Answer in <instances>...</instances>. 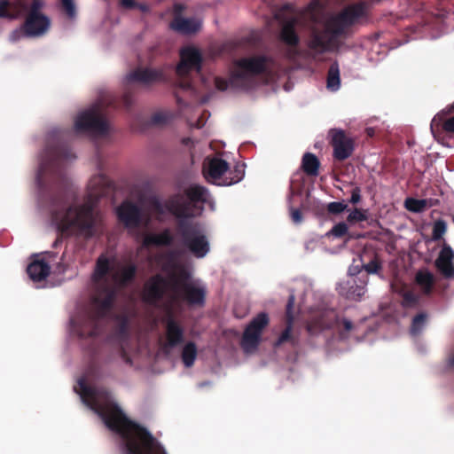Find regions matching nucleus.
Here are the masks:
<instances>
[{
  "label": "nucleus",
  "mask_w": 454,
  "mask_h": 454,
  "mask_svg": "<svg viewBox=\"0 0 454 454\" xmlns=\"http://www.w3.org/2000/svg\"><path fill=\"white\" fill-rule=\"evenodd\" d=\"M416 283L421 287L424 294L428 295L433 291L434 277L428 271H419L415 277Z\"/></svg>",
  "instance_id": "34"
},
{
  "label": "nucleus",
  "mask_w": 454,
  "mask_h": 454,
  "mask_svg": "<svg viewBox=\"0 0 454 454\" xmlns=\"http://www.w3.org/2000/svg\"><path fill=\"white\" fill-rule=\"evenodd\" d=\"M326 209L331 215H339L348 209V204L344 201H333L327 204Z\"/></svg>",
  "instance_id": "44"
},
{
  "label": "nucleus",
  "mask_w": 454,
  "mask_h": 454,
  "mask_svg": "<svg viewBox=\"0 0 454 454\" xmlns=\"http://www.w3.org/2000/svg\"><path fill=\"white\" fill-rule=\"evenodd\" d=\"M348 27L338 20V16L328 20L323 29L310 30L308 47L317 54L338 51L341 46L340 38L345 36Z\"/></svg>",
  "instance_id": "7"
},
{
  "label": "nucleus",
  "mask_w": 454,
  "mask_h": 454,
  "mask_svg": "<svg viewBox=\"0 0 454 454\" xmlns=\"http://www.w3.org/2000/svg\"><path fill=\"white\" fill-rule=\"evenodd\" d=\"M365 15V4L363 2L351 4L341 11L337 16L348 27Z\"/></svg>",
  "instance_id": "23"
},
{
  "label": "nucleus",
  "mask_w": 454,
  "mask_h": 454,
  "mask_svg": "<svg viewBox=\"0 0 454 454\" xmlns=\"http://www.w3.org/2000/svg\"><path fill=\"white\" fill-rule=\"evenodd\" d=\"M273 18L278 22V39L284 42V6L279 7L278 10L274 12Z\"/></svg>",
  "instance_id": "43"
},
{
  "label": "nucleus",
  "mask_w": 454,
  "mask_h": 454,
  "mask_svg": "<svg viewBox=\"0 0 454 454\" xmlns=\"http://www.w3.org/2000/svg\"><path fill=\"white\" fill-rule=\"evenodd\" d=\"M111 270L110 262L105 255H100L93 273L96 291L91 299L89 309L72 320L74 333L80 339H89L98 336L101 331V322L113 308L116 290L106 278Z\"/></svg>",
  "instance_id": "3"
},
{
  "label": "nucleus",
  "mask_w": 454,
  "mask_h": 454,
  "mask_svg": "<svg viewBox=\"0 0 454 454\" xmlns=\"http://www.w3.org/2000/svg\"><path fill=\"white\" fill-rule=\"evenodd\" d=\"M176 271L169 275L171 282V300L175 302L183 301L191 307H202L205 304L206 290L204 287L195 286L190 282V271L182 265L175 263Z\"/></svg>",
  "instance_id": "6"
},
{
  "label": "nucleus",
  "mask_w": 454,
  "mask_h": 454,
  "mask_svg": "<svg viewBox=\"0 0 454 454\" xmlns=\"http://www.w3.org/2000/svg\"><path fill=\"white\" fill-rule=\"evenodd\" d=\"M185 5L180 3L175 4L173 8L174 17H183L182 12L184 11Z\"/></svg>",
  "instance_id": "55"
},
{
  "label": "nucleus",
  "mask_w": 454,
  "mask_h": 454,
  "mask_svg": "<svg viewBox=\"0 0 454 454\" xmlns=\"http://www.w3.org/2000/svg\"><path fill=\"white\" fill-rule=\"evenodd\" d=\"M361 200V190L359 187H355L352 192H351V197H350V200H349V202L351 204H357L359 203Z\"/></svg>",
  "instance_id": "52"
},
{
  "label": "nucleus",
  "mask_w": 454,
  "mask_h": 454,
  "mask_svg": "<svg viewBox=\"0 0 454 454\" xmlns=\"http://www.w3.org/2000/svg\"><path fill=\"white\" fill-rule=\"evenodd\" d=\"M348 228L344 222H340L333 225V227L327 232V236H333L334 238H343L348 234Z\"/></svg>",
  "instance_id": "40"
},
{
  "label": "nucleus",
  "mask_w": 454,
  "mask_h": 454,
  "mask_svg": "<svg viewBox=\"0 0 454 454\" xmlns=\"http://www.w3.org/2000/svg\"><path fill=\"white\" fill-rule=\"evenodd\" d=\"M50 271V265L43 259H35L27 267V273L34 282L44 280L49 276Z\"/></svg>",
  "instance_id": "24"
},
{
  "label": "nucleus",
  "mask_w": 454,
  "mask_h": 454,
  "mask_svg": "<svg viewBox=\"0 0 454 454\" xmlns=\"http://www.w3.org/2000/svg\"><path fill=\"white\" fill-rule=\"evenodd\" d=\"M229 169V164L226 160L214 157L208 161V167L206 175L213 179H220Z\"/></svg>",
  "instance_id": "28"
},
{
  "label": "nucleus",
  "mask_w": 454,
  "mask_h": 454,
  "mask_svg": "<svg viewBox=\"0 0 454 454\" xmlns=\"http://www.w3.org/2000/svg\"><path fill=\"white\" fill-rule=\"evenodd\" d=\"M184 195L186 199L177 195L170 200L167 206L168 210L178 220H189L200 214L203 207L197 204L207 202L208 190L200 184H192L184 190Z\"/></svg>",
  "instance_id": "8"
},
{
  "label": "nucleus",
  "mask_w": 454,
  "mask_h": 454,
  "mask_svg": "<svg viewBox=\"0 0 454 454\" xmlns=\"http://www.w3.org/2000/svg\"><path fill=\"white\" fill-rule=\"evenodd\" d=\"M449 364L451 367H454V355L450 358Z\"/></svg>",
  "instance_id": "60"
},
{
  "label": "nucleus",
  "mask_w": 454,
  "mask_h": 454,
  "mask_svg": "<svg viewBox=\"0 0 454 454\" xmlns=\"http://www.w3.org/2000/svg\"><path fill=\"white\" fill-rule=\"evenodd\" d=\"M57 270H58L59 273H63L66 270V266L63 263L59 262L57 265Z\"/></svg>",
  "instance_id": "59"
},
{
  "label": "nucleus",
  "mask_w": 454,
  "mask_h": 454,
  "mask_svg": "<svg viewBox=\"0 0 454 454\" xmlns=\"http://www.w3.org/2000/svg\"><path fill=\"white\" fill-rule=\"evenodd\" d=\"M120 223L128 230L139 228L143 223V211L140 207L129 200H124L116 208Z\"/></svg>",
  "instance_id": "16"
},
{
  "label": "nucleus",
  "mask_w": 454,
  "mask_h": 454,
  "mask_svg": "<svg viewBox=\"0 0 454 454\" xmlns=\"http://www.w3.org/2000/svg\"><path fill=\"white\" fill-rule=\"evenodd\" d=\"M11 2L9 0H0V19L14 20L17 15L9 11Z\"/></svg>",
  "instance_id": "45"
},
{
  "label": "nucleus",
  "mask_w": 454,
  "mask_h": 454,
  "mask_svg": "<svg viewBox=\"0 0 454 454\" xmlns=\"http://www.w3.org/2000/svg\"><path fill=\"white\" fill-rule=\"evenodd\" d=\"M273 67L274 59L268 54H254L236 59L231 71V83L236 88L249 90L256 76L271 72Z\"/></svg>",
  "instance_id": "5"
},
{
  "label": "nucleus",
  "mask_w": 454,
  "mask_h": 454,
  "mask_svg": "<svg viewBox=\"0 0 454 454\" xmlns=\"http://www.w3.org/2000/svg\"><path fill=\"white\" fill-rule=\"evenodd\" d=\"M78 385L82 402L111 431L121 436L126 454H167L164 447L145 427L124 414L108 390L90 387L83 378L78 380Z\"/></svg>",
  "instance_id": "2"
},
{
  "label": "nucleus",
  "mask_w": 454,
  "mask_h": 454,
  "mask_svg": "<svg viewBox=\"0 0 454 454\" xmlns=\"http://www.w3.org/2000/svg\"><path fill=\"white\" fill-rule=\"evenodd\" d=\"M269 316L265 312L259 313L245 328L240 346L245 354L254 353L261 342L262 331L269 325Z\"/></svg>",
  "instance_id": "12"
},
{
  "label": "nucleus",
  "mask_w": 454,
  "mask_h": 454,
  "mask_svg": "<svg viewBox=\"0 0 454 454\" xmlns=\"http://www.w3.org/2000/svg\"><path fill=\"white\" fill-rule=\"evenodd\" d=\"M285 90H288V87H287V83H286V82Z\"/></svg>",
  "instance_id": "64"
},
{
  "label": "nucleus",
  "mask_w": 454,
  "mask_h": 454,
  "mask_svg": "<svg viewBox=\"0 0 454 454\" xmlns=\"http://www.w3.org/2000/svg\"><path fill=\"white\" fill-rule=\"evenodd\" d=\"M245 176V164L237 163L234 166V169L229 173V176H225L223 180V184L231 185L239 183L243 179Z\"/></svg>",
  "instance_id": "35"
},
{
  "label": "nucleus",
  "mask_w": 454,
  "mask_h": 454,
  "mask_svg": "<svg viewBox=\"0 0 454 454\" xmlns=\"http://www.w3.org/2000/svg\"><path fill=\"white\" fill-rule=\"evenodd\" d=\"M50 24V19L45 15L27 14L22 29L27 36H38L49 29Z\"/></svg>",
  "instance_id": "19"
},
{
  "label": "nucleus",
  "mask_w": 454,
  "mask_h": 454,
  "mask_svg": "<svg viewBox=\"0 0 454 454\" xmlns=\"http://www.w3.org/2000/svg\"><path fill=\"white\" fill-rule=\"evenodd\" d=\"M137 266L129 262L122 266L118 272L114 275V279L121 286H126L133 282L137 277Z\"/></svg>",
  "instance_id": "26"
},
{
  "label": "nucleus",
  "mask_w": 454,
  "mask_h": 454,
  "mask_svg": "<svg viewBox=\"0 0 454 454\" xmlns=\"http://www.w3.org/2000/svg\"><path fill=\"white\" fill-rule=\"evenodd\" d=\"M168 280L160 274H155L145 283L142 298L149 305L156 306L165 296Z\"/></svg>",
  "instance_id": "14"
},
{
  "label": "nucleus",
  "mask_w": 454,
  "mask_h": 454,
  "mask_svg": "<svg viewBox=\"0 0 454 454\" xmlns=\"http://www.w3.org/2000/svg\"><path fill=\"white\" fill-rule=\"evenodd\" d=\"M369 278L366 274L348 278L339 283L337 291L348 300L360 301L366 292Z\"/></svg>",
  "instance_id": "17"
},
{
  "label": "nucleus",
  "mask_w": 454,
  "mask_h": 454,
  "mask_svg": "<svg viewBox=\"0 0 454 454\" xmlns=\"http://www.w3.org/2000/svg\"><path fill=\"white\" fill-rule=\"evenodd\" d=\"M453 257L454 253L451 247L448 245H444L435 261L437 269L446 278L454 276Z\"/></svg>",
  "instance_id": "21"
},
{
  "label": "nucleus",
  "mask_w": 454,
  "mask_h": 454,
  "mask_svg": "<svg viewBox=\"0 0 454 454\" xmlns=\"http://www.w3.org/2000/svg\"><path fill=\"white\" fill-rule=\"evenodd\" d=\"M282 343H284V330H282L279 334H278V341L276 342L277 345H281Z\"/></svg>",
  "instance_id": "58"
},
{
  "label": "nucleus",
  "mask_w": 454,
  "mask_h": 454,
  "mask_svg": "<svg viewBox=\"0 0 454 454\" xmlns=\"http://www.w3.org/2000/svg\"><path fill=\"white\" fill-rule=\"evenodd\" d=\"M447 225L443 220H437L433 226L432 237L434 240H439L446 232Z\"/></svg>",
  "instance_id": "42"
},
{
  "label": "nucleus",
  "mask_w": 454,
  "mask_h": 454,
  "mask_svg": "<svg viewBox=\"0 0 454 454\" xmlns=\"http://www.w3.org/2000/svg\"><path fill=\"white\" fill-rule=\"evenodd\" d=\"M426 202L422 200L409 199L406 200V207L413 212H419L425 207Z\"/></svg>",
  "instance_id": "48"
},
{
  "label": "nucleus",
  "mask_w": 454,
  "mask_h": 454,
  "mask_svg": "<svg viewBox=\"0 0 454 454\" xmlns=\"http://www.w3.org/2000/svg\"><path fill=\"white\" fill-rule=\"evenodd\" d=\"M198 354L197 346L194 342H187L181 353L182 361L185 367L190 368L194 364Z\"/></svg>",
  "instance_id": "33"
},
{
  "label": "nucleus",
  "mask_w": 454,
  "mask_h": 454,
  "mask_svg": "<svg viewBox=\"0 0 454 454\" xmlns=\"http://www.w3.org/2000/svg\"><path fill=\"white\" fill-rule=\"evenodd\" d=\"M174 238L169 229H164L159 234H147L143 239V247H149L152 246L156 247H168L173 244Z\"/></svg>",
  "instance_id": "25"
},
{
  "label": "nucleus",
  "mask_w": 454,
  "mask_h": 454,
  "mask_svg": "<svg viewBox=\"0 0 454 454\" xmlns=\"http://www.w3.org/2000/svg\"><path fill=\"white\" fill-rule=\"evenodd\" d=\"M132 105L133 98L129 92L124 93L120 99L109 95L105 100H99L91 107L81 113L75 119L74 129L77 132L105 136L108 133L106 108H118L122 106L129 110Z\"/></svg>",
  "instance_id": "4"
},
{
  "label": "nucleus",
  "mask_w": 454,
  "mask_h": 454,
  "mask_svg": "<svg viewBox=\"0 0 454 454\" xmlns=\"http://www.w3.org/2000/svg\"><path fill=\"white\" fill-rule=\"evenodd\" d=\"M176 234L181 243L195 257L203 258L209 252L208 239L199 223L181 219L176 223Z\"/></svg>",
  "instance_id": "10"
},
{
  "label": "nucleus",
  "mask_w": 454,
  "mask_h": 454,
  "mask_svg": "<svg viewBox=\"0 0 454 454\" xmlns=\"http://www.w3.org/2000/svg\"><path fill=\"white\" fill-rule=\"evenodd\" d=\"M115 335L120 339L121 343L128 340L129 333V324L127 319L123 318L115 328ZM120 356L127 363L131 364V359L125 350L122 344H121L120 348Z\"/></svg>",
  "instance_id": "29"
},
{
  "label": "nucleus",
  "mask_w": 454,
  "mask_h": 454,
  "mask_svg": "<svg viewBox=\"0 0 454 454\" xmlns=\"http://www.w3.org/2000/svg\"><path fill=\"white\" fill-rule=\"evenodd\" d=\"M291 219L292 221L298 224L301 223L302 221V213L300 209H291Z\"/></svg>",
  "instance_id": "54"
},
{
  "label": "nucleus",
  "mask_w": 454,
  "mask_h": 454,
  "mask_svg": "<svg viewBox=\"0 0 454 454\" xmlns=\"http://www.w3.org/2000/svg\"><path fill=\"white\" fill-rule=\"evenodd\" d=\"M176 100H177V103H178L179 105H181V104H182V100H181V98H176Z\"/></svg>",
  "instance_id": "63"
},
{
  "label": "nucleus",
  "mask_w": 454,
  "mask_h": 454,
  "mask_svg": "<svg viewBox=\"0 0 454 454\" xmlns=\"http://www.w3.org/2000/svg\"><path fill=\"white\" fill-rule=\"evenodd\" d=\"M356 328L353 322L340 317L334 309H324L315 311L307 323V331L317 334L326 329H335L340 340H347Z\"/></svg>",
  "instance_id": "9"
},
{
  "label": "nucleus",
  "mask_w": 454,
  "mask_h": 454,
  "mask_svg": "<svg viewBox=\"0 0 454 454\" xmlns=\"http://www.w3.org/2000/svg\"><path fill=\"white\" fill-rule=\"evenodd\" d=\"M16 34H19V31H14L12 35L13 40H16Z\"/></svg>",
  "instance_id": "61"
},
{
  "label": "nucleus",
  "mask_w": 454,
  "mask_h": 454,
  "mask_svg": "<svg viewBox=\"0 0 454 454\" xmlns=\"http://www.w3.org/2000/svg\"><path fill=\"white\" fill-rule=\"evenodd\" d=\"M299 42V36L294 32L291 24L286 19V45L296 46Z\"/></svg>",
  "instance_id": "41"
},
{
  "label": "nucleus",
  "mask_w": 454,
  "mask_h": 454,
  "mask_svg": "<svg viewBox=\"0 0 454 454\" xmlns=\"http://www.w3.org/2000/svg\"><path fill=\"white\" fill-rule=\"evenodd\" d=\"M203 58L200 51L192 46L184 47L180 51V62L176 66V86L183 90H194L192 72H195L201 79Z\"/></svg>",
  "instance_id": "11"
},
{
  "label": "nucleus",
  "mask_w": 454,
  "mask_h": 454,
  "mask_svg": "<svg viewBox=\"0 0 454 454\" xmlns=\"http://www.w3.org/2000/svg\"><path fill=\"white\" fill-rule=\"evenodd\" d=\"M60 8L69 20H74L77 16L76 4L74 0H59Z\"/></svg>",
  "instance_id": "38"
},
{
  "label": "nucleus",
  "mask_w": 454,
  "mask_h": 454,
  "mask_svg": "<svg viewBox=\"0 0 454 454\" xmlns=\"http://www.w3.org/2000/svg\"><path fill=\"white\" fill-rule=\"evenodd\" d=\"M215 86L218 90L225 91L229 88V86L232 87L231 83V77L229 78V80L220 76L215 77ZM233 88L235 87L233 86Z\"/></svg>",
  "instance_id": "49"
},
{
  "label": "nucleus",
  "mask_w": 454,
  "mask_h": 454,
  "mask_svg": "<svg viewBox=\"0 0 454 454\" xmlns=\"http://www.w3.org/2000/svg\"><path fill=\"white\" fill-rule=\"evenodd\" d=\"M46 160L41 163L37 183L41 198L45 202L53 220L59 222L62 232L77 239L89 240L98 234L101 216L91 201L79 206H69L67 183L60 169L63 160L74 156L64 145H47Z\"/></svg>",
  "instance_id": "1"
},
{
  "label": "nucleus",
  "mask_w": 454,
  "mask_h": 454,
  "mask_svg": "<svg viewBox=\"0 0 454 454\" xmlns=\"http://www.w3.org/2000/svg\"><path fill=\"white\" fill-rule=\"evenodd\" d=\"M427 320V314L426 312H420L416 315L411 325L410 333L412 336L420 334Z\"/></svg>",
  "instance_id": "37"
},
{
  "label": "nucleus",
  "mask_w": 454,
  "mask_h": 454,
  "mask_svg": "<svg viewBox=\"0 0 454 454\" xmlns=\"http://www.w3.org/2000/svg\"><path fill=\"white\" fill-rule=\"evenodd\" d=\"M362 274H365L364 269L362 268V265H354L351 266L348 270L349 278L359 277Z\"/></svg>",
  "instance_id": "53"
},
{
  "label": "nucleus",
  "mask_w": 454,
  "mask_h": 454,
  "mask_svg": "<svg viewBox=\"0 0 454 454\" xmlns=\"http://www.w3.org/2000/svg\"><path fill=\"white\" fill-rule=\"evenodd\" d=\"M362 268L367 276L368 274H378L382 269V261L378 254L373 253L371 260L367 263H363Z\"/></svg>",
  "instance_id": "36"
},
{
  "label": "nucleus",
  "mask_w": 454,
  "mask_h": 454,
  "mask_svg": "<svg viewBox=\"0 0 454 454\" xmlns=\"http://www.w3.org/2000/svg\"><path fill=\"white\" fill-rule=\"evenodd\" d=\"M329 134L331 136L330 144L333 149V158L339 161L349 158L355 149L354 139L347 136L342 129H333Z\"/></svg>",
  "instance_id": "15"
},
{
  "label": "nucleus",
  "mask_w": 454,
  "mask_h": 454,
  "mask_svg": "<svg viewBox=\"0 0 454 454\" xmlns=\"http://www.w3.org/2000/svg\"><path fill=\"white\" fill-rule=\"evenodd\" d=\"M165 326V341L161 348L164 353L168 354L173 348L184 342V329L172 313H168L163 318Z\"/></svg>",
  "instance_id": "13"
},
{
  "label": "nucleus",
  "mask_w": 454,
  "mask_h": 454,
  "mask_svg": "<svg viewBox=\"0 0 454 454\" xmlns=\"http://www.w3.org/2000/svg\"><path fill=\"white\" fill-rule=\"evenodd\" d=\"M243 45L244 43L242 40H227L222 43L220 47V51L222 53L232 55L237 51H239Z\"/></svg>",
  "instance_id": "39"
},
{
  "label": "nucleus",
  "mask_w": 454,
  "mask_h": 454,
  "mask_svg": "<svg viewBox=\"0 0 454 454\" xmlns=\"http://www.w3.org/2000/svg\"><path fill=\"white\" fill-rule=\"evenodd\" d=\"M170 27L182 35H189L199 32L201 28V21L196 18L174 17L170 22Z\"/></svg>",
  "instance_id": "20"
},
{
  "label": "nucleus",
  "mask_w": 454,
  "mask_h": 454,
  "mask_svg": "<svg viewBox=\"0 0 454 454\" xmlns=\"http://www.w3.org/2000/svg\"><path fill=\"white\" fill-rule=\"evenodd\" d=\"M43 2L42 0H33L31 3V5H30V10H29L28 14L43 15L40 12V10L43 8Z\"/></svg>",
  "instance_id": "50"
},
{
  "label": "nucleus",
  "mask_w": 454,
  "mask_h": 454,
  "mask_svg": "<svg viewBox=\"0 0 454 454\" xmlns=\"http://www.w3.org/2000/svg\"><path fill=\"white\" fill-rule=\"evenodd\" d=\"M394 291L402 297L401 305L405 309L415 308L419 305L420 296L415 293L414 288L405 283L392 286Z\"/></svg>",
  "instance_id": "22"
},
{
  "label": "nucleus",
  "mask_w": 454,
  "mask_h": 454,
  "mask_svg": "<svg viewBox=\"0 0 454 454\" xmlns=\"http://www.w3.org/2000/svg\"><path fill=\"white\" fill-rule=\"evenodd\" d=\"M164 80V73L160 69L150 67H137L126 75L128 86L137 83L144 87H150Z\"/></svg>",
  "instance_id": "18"
},
{
  "label": "nucleus",
  "mask_w": 454,
  "mask_h": 454,
  "mask_svg": "<svg viewBox=\"0 0 454 454\" xmlns=\"http://www.w3.org/2000/svg\"><path fill=\"white\" fill-rule=\"evenodd\" d=\"M327 89L336 91L340 87V67L338 61H333L328 69L326 77Z\"/></svg>",
  "instance_id": "31"
},
{
  "label": "nucleus",
  "mask_w": 454,
  "mask_h": 454,
  "mask_svg": "<svg viewBox=\"0 0 454 454\" xmlns=\"http://www.w3.org/2000/svg\"><path fill=\"white\" fill-rule=\"evenodd\" d=\"M442 129L448 133H454V116H451L443 121Z\"/></svg>",
  "instance_id": "51"
},
{
  "label": "nucleus",
  "mask_w": 454,
  "mask_h": 454,
  "mask_svg": "<svg viewBox=\"0 0 454 454\" xmlns=\"http://www.w3.org/2000/svg\"><path fill=\"white\" fill-rule=\"evenodd\" d=\"M367 220L366 212L360 209L355 208L347 217L348 223H358Z\"/></svg>",
  "instance_id": "46"
},
{
  "label": "nucleus",
  "mask_w": 454,
  "mask_h": 454,
  "mask_svg": "<svg viewBox=\"0 0 454 454\" xmlns=\"http://www.w3.org/2000/svg\"><path fill=\"white\" fill-rule=\"evenodd\" d=\"M108 181L104 175H98L90 179L89 184L90 200L94 199L98 200L106 193Z\"/></svg>",
  "instance_id": "27"
},
{
  "label": "nucleus",
  "mask_w": 454,
  "mask_h": 454,
  "mask_svg": "<svg viewBox=\"0 0 454 454\" xmlns=\"http://www.w3.org/2000/svg\"><path fill=\"white\" fill-rule=\"evenodd\" d=\"M135 8L139 9L143 12H149V6L147 4H138V3H137V5H136Z\"/></svg>",
  "instance_id": "57"
},
{
  "label": "nucleus",
  "mask_w": 454,
  "mask_h": 454,
  "mask_svg": "<svg viewBox=\"0 0 454 454\" xmlns=\"http://www.w3.org/2000/svg\"><path fill=\"white\" fill-rule=\"evenodd\" d=\"M169 115L163 112H157L151 116L150 123L153 125H162L168 121Z\"/></svg>",
  "instance_id": "47"
},
{
  "label": "nucleus",
  "mask_w": 454,
  "mask_h": 454,
  "mask_svg": "<svg viewBox=\"0 0 454 454\" xmlns=\"http://www.w3.org/2000/svg\"><path fill=\"white\" fill-rule=\"evenodd\" d=\"M285 8H286V11H288V10H289V8H290L289 4H286Z\"/></svg>",
  "instance_id": "62"
},
{
  "label": "nucleus",
  "mask_w": 454,
  "mask_h": 454,
  "mask_svg": "<svg viewBox=\"0 0 454 454\" xmlns=\"http://www.w3.org/2000/svg\"><path fill=\"white\" fill-rule=\"evenodd\" d=\"M320 167L318 158L311 153H306L302 157L301 168L302 170L311 176H317Z\"/></svg>",
  "instance_id": "30"
},
{
  "label": "nucleus",
  "mask_w": 454,
  "mask_h": 454,
  "mask_svg": "<svg viewBox=\"0 0 454 454\" xmlns=\"http://www.w3.org/2000/svg\"><path fill=\"white\" fill-rule=\"evenodd\" d=\"M120 4L125 9H134L137 5L135 0H120Z\"/></svg>",
  "instance_id": "56"
},
{
  "label": "nucleus",
  "mask_w": 454,
  "mask_h": 454,
  "mask_svg": "<svg viewBox=\"0 0 454 454\" xmlns=\"http://www.w3.org/2000/svg\"><path fill=\"white\" fill-rule=\"evenodd\" d=\"M295 301V295L290 291L287 304L286 305V343L292 340V324H293V309Z\"/></svg>",
  "instance_id": "32"
}]
</instances>
